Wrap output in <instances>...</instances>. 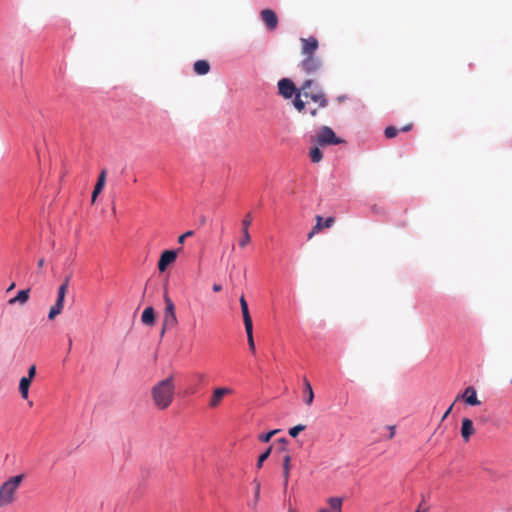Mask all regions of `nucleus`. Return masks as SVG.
I'll return each mask as SVG.
<instances>
[{
  "instance_id": "21",
  "label": "nucleus",
  "mask_w": 512,
  "mask_h": 512,
  "mask_svg": "<svg viewBox=\"0 0 512 512\" xmlns=\"http://www.w3.org/2000/svg\"><path fill=\"white\" fill-rule=\"evenodd\" d=\"M31 382L32 381H30L29 378L22 377L20 379V382H19V392H20L21 397L23 399H27L28 398L29 388H30Z\"/></svg>"
},
{
  "instance_id": "7",
  "label": "nucleus",
  "mask_w": 512,
  "mask_h": 512,
  "mask_svg": "<svg viewBox=\"0 0 512 512\" xmlns=\"http://www.w3.org/2000/svg\"><path fill=\"white\" fill-rule=\"evenodd\" d=\"M67 291H65V285H60L57 291V299L55 304L50 308L48 318L49 320H53L56 316H58L63 308L65 302V296Z\"/></svg>"
},
{
  "instance_id": "45",
  "label": "nucleus",
  "mask_w": 512,
  "mask_h": 512,
  "mask_svg": "<svg viewBox=\"0 0 512 512\" xmlns=\"http://www.w3.org/2000/svg\"><path fill=\"white\" fill-rule=\"evenodd\" d=\"M288 512H295V510H293V509H289V511H288Z\"/></svg>"
},
{
  "instance_id": "9",
  "label": "nucleus",
  "mask_w": 512,
  "mask_h": 512,
  "mask_svg": "<svg viewBox=\"0 0 512 512\" xmlns=\"http://www.w3.org/2000/svg\"><path fill=\"white\" fill-rule=\"evenodd\" d=\"M316 224L312 228L311 232L308 234V240L312 239L313 236L319 233L321 230L325 228H330L335 223L334 217H328L325 220L320 215L315 217Z\"/></svg>"
},
{
  "instance_id": "10",
  "label": "nucleus",
  "mask_w": 512,
  "mask_h": 512,
  "mask_svg": "<svg viewBox=\"0 0 512 512\" xmlns=\"http://www.w3.org/2000/svg\"><path fill=\"white\" fill-rule=\"evenodd\" d=\"M261 20L265 23L269 30H275L278 26V17L271 9H263L260 12Z\"/></svg>"
},
{
  "instance_id": "4",
  "label": "nucleus",
  "mask_w": 512,
  "mask_h": 512,
  "mask_svg": "<svg viewBox=\"0 0 512 512\" xmlns=\"http://www.w3.org/2000/svg\"><path fill=\"white\" fill-rule=\"evenodd\" d=\"M24 478L25 476L23 474L15 475L0 485V508L9 506L15 502L17 491Z\"/></svg>"
},
{
  "instance_id": "22",
  "label": "nucleus",
  "mask_w": 512,
  "mask_h": 512,
  "mask_svg": "<svg viewBox=\"0 0 512 512\" xmlns=\"http://www.w3.org/2000/svg\"><path fill=\"white\" fill-rule=\"evenodd\" d=\"M29 292H30L29 289L19 291L18 294L14 298H11L9 300V304L13 305L17 302H19L21 304L26 303L29 299Z\"/></svg>"
},
{
  "instance_id": "34",
  "label": "nucleus",
  "mask_w": 512,
  "mask_h": 512,
  "mask_svg": "<svg viewBox=\"0 0 512 512\" xmlns=\"http://www.w3.org/2000/svg\"><path fill=\"white\" fill-rule=\"evenodd\" d=\"M415 512H429V508H428V507H424V506H423V503L421 502V503L418 505V507H417V509H416V511H415Z\"/></svg>"
},
{
  "instance_id": "15",
  "label": "nucleus",
  "mask_w": 512,
  "mask_h": 512,
  "mask_svg": "<svg viewBox=\"0 0 512 512\" xmlns=\"http://www.w3.org/2000/svg\"><path fill=\"white\" fill-rule=\"evenodd\" d=\"M473 422L469 418L462 419L461 425V436L465 442L470 440V437L474 434Z\"/></svg>"
},
{
  "instance_id": "14",
  "label": "nucleus",
  "mask_w": 512,
  "mask_h": 512,
  "mask_svg": "<svg viewBox=\"0 0 512 512\" xmlns=\"http://www.w3.org/2000/svg\"><path fill=\"white\" fill-rule=\"evenodd\" d=\"M106 174H107V170L102 169V171L100 172V175L98 177V180L96 182V185L94 187V190L92 192V196H91L92 203H94L96 201L97 196L102 192V190L105 186Z\"/></svg>"
},
{
  "instance_id": "18",
  "label": "nucleus",
  "mask_w": 512,
  "mask_h": 512,
  "mask_svg": "<svg viewBox=\"0 0 512 512\" xmlns=\"http://www.w3.org/2000/svg\"><path fill=\"white\" fill-rule=\"evenodd\" d=\"M194 71L198 75H206L210 71V64L206 60H197L194 63Z\"/></svg>"
},
{
  "instance_id": "33",
  "label": "nucleus",
  "mask_w": 512,
  "mask_h": 512,
  "mask_svg": "<svg viewBox=\"0 0 512 512\" xmlns=\"http://www.w3.org/2000/svg\"><path fill=\"white\" fill-rule=\"evenodd\" d=\"M319 108L320 107L318 106V108H312V109H309V110L305 109L304 113L308 112L311 117H316L318 115V109Z\"/></svg>"
},
{
  "instance_id": "44",
  "label": "nucleus",
  "mask_w": 512,
  "mask_h": 512,
  "mask_svg": "<svg viewBox=\"0 0 512 512\" xmlns=\"http://www.w3.org/2000/svg\"><path fill=\"white\" fill-rule=\"evenodd\" d=\"M318 512H330V511H329V510H327V509H321V510H319Z\"/></svg>"
},
{
  "instance_id": "5",
  "label": "nucleus",
  "mask_w": 512,
  "mask_h": 512,
  "mask_svg": "<svg viewBox=\"0 0 512 512\" xmlns=\"http://www.w3.org/2000/svg\"><path fill=\"white\" fill-rule=\"evenodd\" d=\"M312 141L322 147L338 145L344 142L343 139L336 136L332 128L329 126L320 127L316 135L312 138Z\"/></svg>"
},
{
  "instance_id": "36",
  "label": "nucleus",
  "mask_w": 512,
  "mask_h": 512,
  "mask_svg": "<svg viewBox=\"0 0 512 512\" xmlns=\"http://www.w3.org/2000/svg\"><path fill=\"white\" fill-rule=\"evenodd\" d=\"M70 278H71V276H67L64 279L63 283L61 284V285H65V291H68V286H69Z\"/></svg>"
},
{
  "instance_id": "6",
  "label": "nucleus",
  "mask_w": 512,
  "mask_h": 512,
  "mask_svg": "<svg viewBox=\"0 0 512 512\" xmlns=\"http://www.w3.org/2000/svg\"><path fill=\"white\" fill-rule=\"evenodd\" d=\"M164 302L165 309L161 335H163L167 329L174 328L178 323L175 313V305L167 293L164 294Z\"/></svg>"
},
{
  "instance_id": "26",
  "label": "nucleus",
  "mask_w": 512,
  "mask_h": 512,
  "mask_svg": "<svg viewBox=\"0 0 512 512\" xmlns=\"http://www.w3.org/2000/svg\"><path fill=\"white\" fill-rule=\"evenodd\" d=\"M271 451H272V447H269L265 452H263L259 458H258V461H257V464H256V467L258 469H260L263 465V462L270 456L271 454Z\"/></svg>"
},
{
  "instance_id": "35",
  "label": "nucleus",
  "mask_w": 512,
  "mask_h": 512,
  "mask_svg": "<svg viewBox=\"0 0 512 512\" xmlns=\"http://www.w3.org/2000/svg\"><path fill=\"white\" fill-rule=\"evenodd\" d=\"M453 406H454V403L450 405V407L447 409V411H445L444 415L442 416L441 421H444L448 417V415L451 413V411L453 409Z\"/></svg>"
},
{
  "instance_id": "19",
  "label": "nucleus",
  "mask_w": 512,
  "mask_h": 512,
  "mask_svg": "<svg viewBox=\"0 0 512 512\" xmlns=\"http://www.w3.org/2000/svg\"><path fill=\"white\" fill-rule=\"evenodd\" d=\"M303 385H304V393L306 394L305 403L310 406L313 403L314 400V392L312 389V386L308 379L304 377L303 379Z\"/></svg>"
},
{
  "instance_id": "40",
  "label": "nucleus",
  "mask_w": 512,
  "mask_h": 512,
  "mask_svg": "<svg viewBox=\"0 0 512 512\" xmlns=\"http://www.w3.org/2000/svg\"><path fill=\"white\" fill-rule=\"evenodd\" d=\"M389 430H390L389 438L391 439L395 435V427L394 426H389Z\"/></svg>"
},
{
  "instance_id": "2",
  "label": "nucleus",
  "mask_w": 512,
  "mask_h": 512,
  "mask_svg": "<svg viewBox=\"0 0 512 512\" xmlns=\"http://www.w3.org/2000/svg\"><path fill=\"white\" fill-rule=\"evenodd\" d=\"M301 56L298 67L308 76L317 77L323 67V62L316 52L319 48V42L314 36L308 38H301ZM314 80V78H312Z\"/></svg>"
},
{
  "instance_id": "46",
  "label": "nucleus",
  "mask_w": 512,
  "mask_h": 512,
  "mask_svg": "<svg viewBox=\"0 0 512 512\" xmlns=\"http://www.w3.org/2000/svg\"><path fill=\"white\" fill-rule=\"evenodd\" d=\"M511 383H512V378H511Z\"/></svg>"
},
{
  "instance_id": "31",
  "label": "nucleus",
  "mask_w": 512,
  "mask_h": 512,
  "mask_svg": "<svg viewBox=\"0 0 512 512\" xmlns=\"http://www.w3.org/2000/svg\"><path fill=\"white\" fill-rule=\"evenodd\" d=\"M36 375V365H31L28 369V375L25 376L24 378H29L30 381L33 380V378L35 377Z\"/></svg>"
},
{
  "instance_id": "3",
  "label": "nucleus",
  "mask_w": 512,
  "mask_h": 512,
  "mask_svg": "<svg viewBox=\"0 0 512 512\" xmlns=\"http://www.w3.org/2000/svg\"><path fill=\"white\" fill-rule=\"evenodd\" d=\"M175 379L173 375L158 381L151 389L153 404L159 410H166L175 397Z\"/></svg>"
},
{
  "instance_id": "41",
  "label": "nucleus",
  "mask_w": 512,
  "mask_h": 512,
  "mask_svg": "<svg viewBox=\"0 0 512 512\" xmlns=\"http://www.w3.org/2000/svg\"><path fill=\"white\" fill-rule=\"evenodd\" d=\"M38 268L42 269L44 266V258H40L37 262Z\"/></svg>"
},
{
  "instance_id": "43",
  "label": "nucleus",
  "mask_w": 512,
  "mask_h": 512,
  "mask_svg": "<svg viewBox=\"0 0 512 512\" xmlns=\"http://www.w3.org/2000/svg\"><path fill=\"white\" fill-rule=\"evenodd\" d=\"M14 287H15V284H14V283H12V284L10 285V287L8 288V291H9V290H12Z\"/></svg>"
},
{
  "instance_id": "28",
  "label": "nucleus",
  "mask_w": 512,
  "mask_h": 512,
  "mask_svg": "<svg viewBox=\"0 0 512 512\" xmlns=\"http://www.w3.org/2000/svg\"><path fill=\"white\" fill-rule=\"evenodd\" d=\"M279 431H280L279 429H275V430H272V431H270V432H268V433H263V434L259 435V437H258V438H259V440H260L261 442L267 443V442H269V441H270V439H271L275 434H277Z\"/></svg>"
},
{
  "instance_id": "27",
  "label": "nucleus",
  "mask_w": 512,
  "mask_h": 512,
  "mask_svg": "<svg viewBox=\"0 0 512 512\" xmlns=\"http://www.w3.org/2000/svg\"><path fill=\"white\" fill-rule=\"evenodd\" d=\"M398 132H399V129H397L396 127L388 126L384 130V135H385L386 138L391 139V138L396 137Z\"/></svg>"
},
{
  "instance_id": "8",
  "label": "nucleus",
  "mask_w": 512,
  "mask_h": 512,
  "mask_svg": "<svg viewBox=\"0 0 512 512\" xmlns=\"http://www.w3.org/2000/svg\"><path fill=\"white\" fill-rule=\"evenodd\" d=\"M251 224H252V214L250 212H248L245 215V217L243 218V220L241 221L242 237L239 240V246L241 248H245L251 242V236L249 233V227L251 226Z\"/></svg>"
},
{
  "instance_id": "29",
  "label": "nucleus",
  "mask_w": 512,
  "mask_h": 512,
  "mask_svg": "<svg viewBox=\"0 0 512 512\" xmlns=\"http://www.w3.org/2000/svg\"><path fill=\"white\" fill-rule=\"evenodd\" d=\"M306 428L303 424H298L292 428L289 429V435L291 437H296L300 432L304 431Z\"/></svg>"
},
{
  "instance_id": "12",
  "label": "nucleus",
  "mask_w": 512,
  "mask_h": 512,
  "mask_svg": "<svg viewBox=\"0 0 512 512\" xmlns=\"http://www.w3.org/2000/svg\"><path fill=\"white\" fill-rule=\"evenodd\" d=\"M232 393V390L227 387H220L216 388L211 396V399L209 401L210 408H216L220 405L221 401L226 395H229Z\"/></svg>"
},
{
  "instance_id": "23",
  "label": "nucleus",
  "mask_w": 512,
  "mask_h": 512,
  "mask_svg": "<svg viewBox=\"0 0 512 512\" xmlns=\"http://www.w3.org/2000/svg\"><path fill=\"white\" fill-rule=\"evenodd\" d=\"M290 462H291V457L290 455H285L284 456V459H283V477H284V486L286 487L287 486V483H288V479H289V474H290Z\"/></svg>"
},
{
  "instance_id": "42",
  "label": "nucleus",
  "mask_w": 512,
  "mask_h": 512,
  "mask_svg": "<svg viewBox=\"0 0 512 512\" xmlns=\"http://www.w3.org/2000/svg\"><path fill=\"white\" fill-rule=\"evenodd\" d=\"M204 374H198V380H203L204 379Z\"/></svg>"
},
{
  "instance_id": "37",
  "label": "nucleus",
  "mask_w": 512,
  "mask_h": 512,
  "mask_svg": "<svg viewBox=\"0 0 512 512\" xmlns=\"http://www.w3.org/2000/svg\"><path fill=\"white\" fill-rule=\"evenodd\" d=\"M70 278H71V276H67L64 279L63 283L61 284V285H65V291H68V286H69Z\"/></svg>"
},
{
  "instance_id": "38",
  "label": "nucleus",
  "mask_w": 512,
  "mask_h": 512,
  "mask_svg": "<svg viewBox=\"0 0 512 512\" xmlns=\"http://www.w3.org/2000/svg\"><path fill=\"white\" fill-rule=\"evenodd\" d=\"M412 127H413V124L409 123V124L403 126L400 130L403 131V132H407V131L411 130Z\"/></svg>"
},
{
  "instance_id": "39",
  "label": "nucleus",
  "mask_w": 512,
  "mask_h": 512,
  "mask_svg": "<svg viewBox=\"0 0 512 512\" xmlns=\"http://www.w3.org/2000/svg\"><path fill=\"white\" fill-rule=\"evenodd\" d=\"M212 289L214 292H219L222 290V286L220 284H214Z\"/></svg>"
},
{
  "instance_id": "17",
  "label": "nucleus",
  "mask_w": 512,
  "mask_h": 512,
  "mask_svg": "<svg viewBox=\"0 0 512 512\" xmlns=\"http://www.w3.org/2000/svg\"><path fill=\"white\" fill-rule=\"evenodd\" d=\"M141 321L144 325L152 326L155 323V312L153 307H147L144 309Z\"/></svg>"
},
{
  "instance_id": "24",
  "label": "nucleus",
  "mask_w": 512,
  "mask_h": 512,
  "mask_svg": "<svg viewBox=\"0 0 512 512\" xmlns=\"http://www.w3.org/2000/svg\"><path fill=\"white\" fill-rule=\"evenodd\" d=\"M309 155L313 163H319L323 158V154L319 147L312 148L309 152Z\"/></svg>"
},
{
  "instance_id": "20",
  "label": "nucleus",
  "mask_w": 512,
  "mask_h": 512,
  "mask_svg": "<svg viewBox=\"0 0 512 512\" xmlns=\"http://www.w3.org/2000/svg\"><path fill=\"white\" fill-rule=\"evenodd\" d=\"M327 503L331 510L330 512H342L343 499L340 497H330L327 499Z\"/></svg>"
},
{
  "instance_id": "13",
  "label": "nucleus",
  "mask_w": 512,
  "mask_h": 512,
  "mask_svg": "<svg viewBox=\"0 0 512 512\" xmlns=\"http://www.w3.org/2000/svg\"><path fill=\"white\" fill-rule=\"evenodd\" d=\"M461 397L468 405L476 406L480 404V401L477 398L476 389L472 386L467 387L461 396H458L457 399Z\"/></svg>"
},
{
  "instance_id": "1",
  "label": "nucleus",
  "mask_w": 512,
  "mask_h": 512,
  "mask_svg": "<svg viewBox=\"0 0 512 512\" xmlns=\"http://www.w3.org/2000/svg\"><path fill=\"white\" fill-rule=\"evenodd\" d=\"M315 80L306 79L299 89L296 88L295 84L287 78H283L278 82V89L280 95L285 99L291 98L295 95L293 105L299 113L305 112L306 102L302 99V96L309 98L311 101L316 103L320 108H326L329 104V100L322 89L316 87L314 91H309Z\"/></svg>"
},
{
  "instance_id": "16",
  "label": "nucleus",
  "mask_w": 512,
  "mask_h": 512,
  "mask_svg": "<svg viewBox=\"0 0 512 512\" xmlns=\"http://www.w3.org/2000/svg\"><path fill=\"white\" fill-rule=\"evenodd\" d=\"M239 302H240V306H241V311H242V315H243V321H244L245 328L253 326L252 318L250 316L249 309H248V304H247V301H246L244 295H242L240 297Z\"/></svg>"
},
{
  "instance_id": "32",
  "label": "nucleus",
  "mask_w": 512,
  "mask_h": 512,
  "mask_svg": "<svg viewBox=\"0 0 512 512\" xmlns=\"http://www.w3.org/2000/svg\"><path fill=\"white\" fill-rule=\"evenodd\" d=\"M259 497H260V483L255 481V491H254L255 503H257V501L259 500Z\"/></svg>"
},
{
  "instance_id": "11",
  "label": "nucleus",
  "mask_w": 512,
  "mask_h": 512,
  "mask_svg": "<svg viewBox=\"0 0 512 512\" xmlns=\"http://www.w3.org/2000/svg\"><path fill=\"white\" fill-rule=\"evenodd\" d=\"M177 258V251L175 250H165L162 252L160 259L158 261V269L161 272H164L167 267L172 264Z\"/></svg>"
},
{
  "instance_id": "25",
  "label": "nucleus",
  "mask_w": 512,
  "mask_h": 512,
  "mask_svg": "<svg viewBox=\"0 0 512 512\" xmlns=\"http://www.w3.org/2000/svg\"><path fill=\"white\" fill-rule=\"evenodd\" d=\"M245 331L247 334V341H248L249 349L251 352L254 353L256 348H255V342H254V338H253V326L246 327Z\"/></svg>"
},
{
  "instance_id": "30",
  "label": "nucleus",
  "mask_w": 512,
  "mask_h": 512,
  "mask_svg": "<svg viewBox=\"0 0 512 512\" xmlns=\"http://www.w3.org/2000/svg\"><path fill=\"white\" fill-rule=\"evenodd\" d=\"M193 235H194V231H192V230L185 232L184 234H182L178 237V243L181 245L184 244L186 238L191 237Z\"/></svg>"
}]
</instances>
